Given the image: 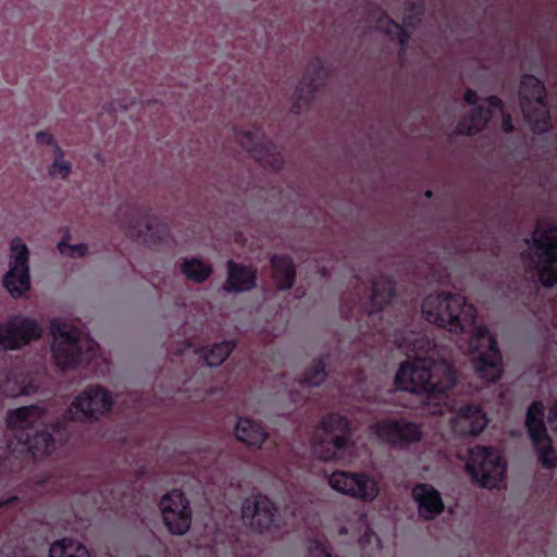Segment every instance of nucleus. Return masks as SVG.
<instances>
[{
    "mask_svg": "<svg viewBox=\"0 0 557 557\" xmlns=\"http://www.w3.org/2000/svg\"><path fill=\"white\" fill-rule=\"evenodd\" d=\"M325 367L326 360L324 357L314 359L306 369L302 379L300 380V385L312 387L322 384L326 377Z\"/></svg>",
    "mask_w": 557,
    "mask_h": 557,
    "instance_id": "obj_30",
    "label": "nucleus"
},
{
    "mask_svg": "<svg viewBox=\"0 0 557 557\" xmlns=\"http://www.w3.org/2000/svg\"><path fill=\"white\" fill-rule=\"evenodd\" d=\"M502 115H503V121H502V128L505 133H511L515 127H513V123H512V119L510 116V114L508 113H505L502 112Z\"/></svg>",
    "mask_w": 557,
    "mask_h": 557,
    "instance_id": "obj_38",
    "label": "nucleus"
},
{
    "mask_svg": "<svg viewBox=\"0 0 557 557\" xmlns=\"http://www.w3.org/2000/svg\"><path fill=\"white\" fill-rule=\"evenodd\" d=\"M320 428L324 437L314 441L313 454L324 461L343 458L352 446L351 421L346 416L332 412L322 418Z\"/></svg>",
    "mask_w": 557,
    "mask_h": 557,
    "instance_id": "obj_6",
    "label": "nucleus"
},
{
    "mask_svg": "<svg viewBox=\"0 0 557 557\" xmlns=\"http://www.w3.org/2000/svg\"><path fill=\"white\" fill-rule=\"evenodd\" d=\"M52 356L61 370L88 364L98 354L99 345L90 337H82L81 331L73 324L59 318L50 320Z\"/></svg>",
    "mask_w": 557,
    "mask_h": 557,
    "instance_id": "obj_3",
    "label": "nucleus"
},
{
    "mask_svg": "<svg viewBox=\"0 0 557 557\" xmlns=\"http://www.w3.org/2000/svg\"><path fill=\"white\" fill-rule=\"evenodd\" d=\"M466 469L473 482L493 488L503 481L506 465L493 447L478 445L469 450Z\"/></svg>",
    "mask_w": 557,
    "mask_h": 557,
    "instance_id": "obj_9",
    "label": "nucleus"
},
{
    "mask_svg": "<svg viewBox=\"0 0 557 557\" xmlns=\"http://www.w3.org/2000/svg\"><path fill=\"white\" fill-rule=\"evenodd\" d=\"M485 102L490 107H492V108H494V109H496V110H498L500 112H504V110H505L503 100L499 97H497V96H488V97H486L485 98Z\"/></svg>",
    "mask_w": 557,
    "mask_h": 557,
    "instance_id": "obj_37",
    "label": "nucleus"
},
{
    "mask_svg": "<svg viewBox=\"0 0 557 557\" xmlns=\"http://www.w3.org/2000/svg\"><path fill=\"white\" fill-rule=\"evenodd\" d=\"M411 496L418 506L419 516L430 521L444 512L445 505L442 495L430 483H417L411 491Z\"/></svg>",
    "mask_w": 557,
    "mask_h": 557,
    "instance_id": "obj_21",
    "label": "nucleus"
},
{
    "mask_svg": "<svg viewBox=\"0 0 557 557\" xmlns=\"http://www.w3.org/2000/svg\"><path fill=\"white\" fill-rule=\"evenodd\" d=\"M493 116V111L483 106H475L456 126L460 135L472 136L485 128Z\"/></svg>",
    "mask_w": 557,
    "mask_h": 557,
    "instance_id": "obj_25",
    "label": "nucleus"
},
{
    "mask_svg": "<svg viewBox=\"0 0 557 557\" xmlns=\"http://www.w3.org/2000/svg\"><path fill=\"white\" fill-rule=\"evenodd\" d=\"M67 238L69 234L64 236L62 240L58 244V249L61 255L71 258H81L86 256L88 251V246L86 244L70 245L67 244Z\"/></svg>",
    "mask_w": 557,
    "mask_h": 557,
    "instance_id": "obj_32",
    "label": "nucleus"
},
{
    "mask_svg": "<svg viewBox=\"0 0 557 557\" xmlns=\"http://www.w3.org/2000/svg\"><path fill=\"white\" fill-rule=\"evenodd\" d=\"M357 298L348 308L347 299H342V311L347 319L354 318L355 310L361 312L359 329L363 334L392 341L407 355H414L412 361L400 363L395 374V386L413 394H424L429 399L446 398L457 382L456 368L447 360H434L429 356L434 342L416 323V305L410 301L398 306L396 282L381 274L372 280L369 300L361 304L359 295Z\"/></svg>",
    "mask_w": 557,
    "mask_h": 557,
    "instance_id": "obj_1",
    "label": "nucleus"
},
{
    "mask_svg": "<svg viewBox=\"0 0 557 557\" xmlns=\"http://www.w3.org/2000/svg\"><path fill=\"white\" fill-rule=\"evenodd\" d=\"M327 77V70L319 57H314L308 63L305 73L295 91L292 112L301 114L320 94Z\"/></svg>",
    "mask_w": 557,
    "mask_h": 557,
    "instance_id": "obj_16",
    "label": "nucleus"
},
{
    "mask_svg": "<svg viewBox=\"0 0 557 557\" xmlns=\"http://www.w3.org/2000/svg\"><path fill=\"white\" fill-rule=\"evenodd\" d=\"M421 312L430 323L450 333H472L469 347L478 377L498 381L504 372L503 356L497 341L486 325H476V309L460 294L441 293L426 296Z\"/></svg>",
    "mask_w": 557,
    "mask_h": 557,
    "instance_id": "obj_2",
    "label": "nucleus"
},
{
    "mask_svg": "<svg viewBox=\"0 0 557 557\" xmlns=\"http://www.w3.org/2000/svg\"><path fill=\"white\" fill-rule=\"evenodd\" d=\"M42 416L44 409L38 405L18 407L7 416L14 437L34 457L50 455L54 448V438L42 423Z\"/></svg>",
    "mask_w": 557,
    "mask_h": 557,
    "instance_id": "obj_4",
    "label": "nucleus"
},
{
    "mask_svg": "<svg viewBox=\"0 0 557 557\" xmlns=\"http://www.w3.org/2000/svg\"><path fill=\"white\" fill-rule=\"evenodd\" d=\"M407 10H408V13L404 17V25L407 26V27H414V24H416L414 17H416V15L419 16L424 11L423 0H418V1H414V2L408 3Z\"/></svg>",
    "mask_w": 557,
    "mask_h": 557,
    "instance_id": "obj_34",
    "label": "nucleus"
},
{
    "mask_svg": "<svg viewBox=\"0 0 557 557\" xmlns=\"http://www.w3.org/2000/svg\"><path fill=\"white\" fill-rule=\"evenodd\" d=\"M72 171L71 162L64 160V153L59 145H55V158L49 169V173L52 176H60L66 178Z\"/></svg>",
    "mask_w": 557,
    "mask_h": 557,
    "instance_id": "obj_31",
    "label": "nucleus"
},
{
    "mask_svg": "<svg viewBox=\"0 0 557 557\" xmlns=\"http://www.w3.org/2000/svg\"><path fill=\"white\" fill-rule=\"evenodd\" d=\"M235 348L233 341H223L201 349V356L209 367L222 364Z\"/></svg>",
    "mask_w": 557,
    "mask_h": 557,
    "instance_id": "obj_28",
    "label": "nucleus"
},
{
    "mask_svg": "<svg viewBox=\"0 0 557 557\" xmlns=\"http://www.w3.org/2000/svg\"><path fill=\"white\" fill-rule=\"evenodd\" d=\"M49 557H90V554L78 541L64 537L51 544Z\"/></svg>",
    "mask_w": 557,
    "mask_h": 557,
    "instance_id": "obj_27",
    "label": "nucleus"
},
{
    "mask_svg": "<svg viewBox=\"0 0 557 557\" xmlns=\"http://www.w3.org/2000/svg\"><path fill=\"white\" fill-rule=\"evenodd\" d=\"M242 518L249 522L251 529L263 533L280 527V515L276 505L264 495L246 498L242 505Z\"/></svg>",
    "mask_w": 557,
    "mask_h": 557,
    "instance_id": "obj_18",
    "label": "nucleus"
},
{
    "mask_svg": "<svg viewBox=\"0 0 557 557\" xmlns=\"http://www.w3.org/2000/svg\"><path fill=\"white\" fill-rule=\"evenodd\" d=\"M451 429L462 436H476L487 426L488 419L481 405L461 406L451 418Z\"/></svg>",
    "mask_w": 557,
    "mask_h": 557,
    "instance_id": "obj_20",
    "label": "nucleus"
},
{
    "mask_svg": "<svg viewBox=\"0 0 557 557\" xmlns=\"http://www.w3.org/2000/svg\"><path fill=\"white\" fill-rule=\"evenodd\" d=\"M270 264L273 270L276 288L282 292L290 289L296 281V265L292 257L274 253L270 258Z\"/></svg>",
    "mask_w": 557,
    "mask_h": 557,
    "instance_id": "obj_23",
    "label": "nucleus"
},
{
    "mask_svg": "<svg viewBox=\"0 0 557 557\" xmlns=\"http://www.w3.org/2000/svg\"><path fill=\"white\" fill-rule=\"evenodd\" d=\"M376 28L385 33L392 40L397 41L400 46V52H406L410 33L382 10L379 11Z\"/></svg>",
    "mask_w": 557,
    "mask_h": 557,
    "instance_id": "obj_26",
    "label": "nucleus"
},
{
    "mask_svg": "<svg viewBox=\"0 0 557 557\" xmlns=\"http://www.w3.org/2000/svg\"><path fill=\"white\" fill-rule=\"evenodd\" d=\"M128 224L124 227L127 237L148 247L163 244L170 237L166 223L151 218L149 211H125Z\"/></svg>",
    "mask_w": 557,
    "mask_h": 557,
    "instance_id": "obj_15",
    "label": "nucleus"
},
{
    "mask_svg": "<svg viewBox=\"0 0 557 557\" xmlns=\"http://www.w3.org/2000/svg\"><path fill=\"white\" fill-rule=\"evenodd\" d=\"M238 144L246 149L252 159L265 169L278 171L284 164V158L277 146L268 139L260 127L235 129Z\"/></svg>",
    "mask_w": 557,
    "mask_h": 557,
    "instance_id": "obj_13",
    "label": "nucleus"
},
{
    "mask_svg": "<svg viewBox=\"0 0 557 557\" xmlns=\"http://www.w3.org/2000/svg\"><path fill=\"white\" fill-rule=\"evenodd\" d=\"M227 280L223 289L228 293L249 292L257 286V271L250 265L227 261Z\"/></svg>",
    "mask_w": 557,
    "mask_h": 557,
    "instance_id": "obj_22",
    "label": "nucleus"
},
{
    "mask_svg": "<svg viewBox=\"0 0 557 557\" xmlns=\"http://www.w3.org/2000/svg\"><path fill=\"white\" fill-rule=\"evenodd\" d=\"M4 394L8 395V396H12L13 397V396H17V395H21V394H26V391H25L24 387H20L17 389H13L11 393L4 392Z\"/></svg>",
    "mask_w": 557,
    "mask_h": 557,
    "instance_id": "obj_40",
    "label": "nucleus"
},
{
    "mask_svg": "<svg viewBox=\"0 0 557 557\" xmlns=\"http://www.w3.org/2000/svg\"><path fill=\"white\" fill-rule=\"evenodd\" d=\"M533 248L537 256V274L546 287L557 284V224L537 222L532 234Z\"/></svg>",
    "mask_w": 557,
    "mask_h": 557,
    "instance_id": "obj_7",
    "label": "nucleus"
},
{
    "mask_svg": "<svg viewBox=\"0 0 557 557\" xmlns=\"http://www.w3.org/2000/svg\"><path fill=\"white\" fill-rule=\"evenodd\" d=\"M36 141L39 145H47V146L53 145L54 147H55V145H58L54 140V137L48 132H38L36 134Z\"/></svg>",
    "mask_w": 557,
    "mask_h": 557,
    "instance_id": "obj_36",
    "label": "nucleus"
},
{
    "mask_svg": "<svg viewBox=\"0 0 557 557\" xmlns=\"http://www.w3.org/2000/svg\"><path fill=\"white\" fill-rule=\"evenodd\" d=\"M164 524L172 534H185L191 524L189 500L181 490L168 492L160 502Z\"/></svg>",
    "mask_w": 557,
    "mask_h": 557,
    "instance_id": "obj_17",
    "label": "nucleus"
},
{
    "mask_svg": "<svg viewBox=\"0 0 557 557\" xmlns=\"http://www.w3.org/2000/svg\"><path fill=\"white\" fill-rule=\"evenodd\" d=\"M235 435L238 441L248 447L259 449L265 442L268 433L264 428L248 418H239L235 426Z\"/></svg>",
    "mask_w": 557,
    "mask_h": 557,
    "instance_id": "obj_24",
    "label": "nucleus"
},
{
    "mask_svg": "<svg viewBox=\"0 0 557 557\" xmlns=\"http://www.w3.org/2000/svg\"><path fill=\"white\" fill-rule=\"evenodd\" d=\"M41 336L42 326L35 318L12 314L0 323V350H20Z\"/></svg>",
    "mask_w": 557,
    "mask_h": 557,
    "instance_id": "obj_10",
    "label": "nucleus"
},
{
    "mask_svg": "<svg viewBox=\"0 0 557 557\" xmlns=\"http://www.w3.org/2000/svg\"><path fill=\"white\" fill-rule=\"evenodd\" d=\"M371 432L387 446L407 450L419 444L423 436V425L405 417L384 418L371 425Z\"/></svg>",
    "mask_w": 557,
    "mask_h": 557,
    "instance_id": "obj_8",
    "label": "nucleus"
},
{
    "mask_svg": "<svg viewBox=\"0 0 557 557\" xmlns=\"http://www.w3.org/2000/svg\"><path fill=\"white\" fill-rule=\"evenodd\" d=\"M9 271L3 286L13 298H21L30 289L29 251L22 238L15 237L10 247Z\"/></svg>",
    "mask_w": 557,
    "mask_h": 557,
    "instance_id": "obj_14",
    "label": "nucleus"
},
{
    "mask_svg": "<svg viewBox=\"0 0 557 557\" xmlns=\"http://www.w3.org/2000/svg\"><path fill=\"white\" fill-rule=\"evenodd\" d=\"M465 101L468 104L475 107L479 101V95L476 94V91H474L472 89H467L465 91Z\"/></svg>",
    "mask_w": 557,
    "mask_h": 557,
    "instance_id": "obj_39",
    "label": "nucleus"
},
{
    "mask_svg": "<svg viewBox=\"0 0 557 557\" xmlns=\"http://www.w3.org/2000/svg\"><path fill=\"white\" fill-rule=\"evenodd\" d=\"M111 393L100 385H89L81 392L66 410L64 417L72 421H94L111 411Z\"/></svg>",
    "mask_w": 557,
    "mask_h": 557,
    "instance_id": "obj_12",
    "label": "nucleus"
},
{
    "mask_svg": "<svg viewBox=\"0 0 557 557\" xmlns=\"http://www.w3.org/2000/svg\"><path fill=\"white\" fill-rule=\"evenodd\" d=\"M519 99L521 111L531 131L536 135L549 132L552 116L544 83L532 74H524L520 82Z\"/></svg>",
    "mask_w": 557,
    "mask_h": 557,
    "instance_id": "obj_5",
    "label": "nucleus"
},
{
    "mask_svg": "<svg viewBox=\"0 0 557 557\" xmlns=\"http://www.w3.org/2000/svg\"><path fill=\"white\" fill-rule=\"evenodd\" d=\"M544 406L542 401L531 403L525 414V426L539 461L543 468L553 470L557 467V453L544 422Z\"/></svg>",
    "mask_w": 557,
    "mask_h": 557,
    "instance_id": "obj_11",
    "label": "nucleus"
},
{
    "mask_svg": "<svg viewBox=\"0 0 557 557\" xmlns=\"http://www.w3.org/2000/svg\"><path fill=\"white\" fill-rule=\"evenodd\" d=\"M331 487L342 494L372 502L379 495L376 481L366 473L336 471L329 478Z\"/></svg>",
    "mask_w": 557,
    "mask_h": 557,
    "instance_id": "obj_19",
    "label": "nucleus"
},
{
    "mask_svg": "<svg viewBox=\"0 0 557 557\" xmlns=\"http://www.w3.org/2000/svg\"><path fill=\"white\" fill-rule=\"evenodd\" d=\"M309 557H332V555L322 542L314 540L310 543Z\"/></svg>",
    "mask_w": 557,
    "mask_h": 557,
    "instance_id": "obj_35",
    "label": "nucleus"
},
{
    "mask_svg": "<svg viewBox=\"0 0 557 557\" xmlns=\"http://www.w3.org/2000/svg\"><path fill=\"white\" fill-rule=\"evenodd\" d=\"M432 195H433V193H432L431 190H426V191H425V197H426V198H431V197H432Z\"/></svg>",
    "mask_w": 557,
    "mask_h": 557,
    "instance_id": "obj_41",
    "label": "nucleus"
},
{
    "mask_svg": "<svg viewBox=\"0 0 557 557\" xmlns=\"http://www.w3.org/2000/svg\"><path fill=\"white\" fill-rule=\"evenodd\" d=\"M181 269L188 280L196 283L207 281L212 274V267L198 258L184 259Z\"/></svg>",
    "mask_w": 557,
    "mask_h": 557,
    "instance_id": "obj_29",
    "label": "nucleus"
},
{
    "mask_svg": "<svg viewBox=\"0 0 557 557\" xmlns=\"http://www.w3.org/2000/svg\"><path fill=\"white\" fill-rule=\"evenodd\" d=\"M216 189H218L220 196H222L225 193L227 196H231V197L235 198L236 200H238V201H234V200L230 201L231 205L236 206V207L239 206V203L243 206H246L245 200L248 197V188L244 189L240 186H234L232 184L231 190H228L227 188L224 189L222 187H218Z\"/></svg>",
    "mask_w": 557,
    "mask_h": 557,
    "instance_id": "obj_33",
    "label": "nucleus"
}]
</instances>
